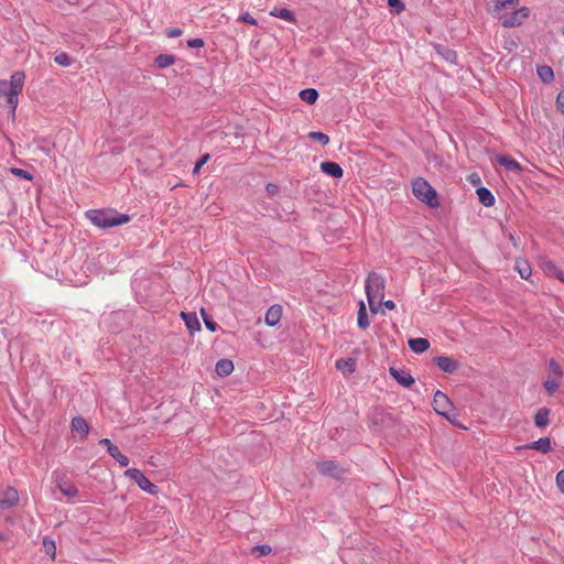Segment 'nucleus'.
<instances>
[{
    "instance_id": "f257e3e1",
    "label": "nucleus",
    "mask_w": 564,
    "mask_h": 564,
    "mask_svg": "<svg viewBox=\"0 0 564 564\" xmlns=\"http://www.w3.org/2000/svg\"><path fill=\"white\" fill-rule=\"evenodd\" d=\"M86 217L100 229L120 226L130 220L129 215L120 214L115 209H90L86 212Z\"/></svg>"
},
{
    "instance_id": "f03ea898",
    "label": "nucleus",
    "mask_w": 564,
    "mask_h": 564,
    "mask_svg": "<svg viewBox=\"0 0 564 564\" xmlns=\"http://www.w3.org/2000/svg\"><path fill=\"white\" fill-rule=\"evenodd\" d=\"M25 75L22 72H15L11 75L10 80H0V96L7 98L12 113L19 105V96L24 86Z\"/></svg>"
},
{
    "instance_id": "7ed1b4c3",
    "label": "nucleus",
    "mask_w": 564,
    "mask_h": 564,
    "mask_svg": "<svg viewBox=\"0 0 564 564\" xmlns=\"http://www.w3.org/2000/svg\"><path fill=\"white\" fill-rule=\"evenodd\" d=\"M384 292V279L377 272L369 273L366 280L367 300L372 312L381 304Z\"/></svg>"
},
{
    "instance_id": "20e7f679",
    "label": "nucleus",
    "mask_w": 564,
    "mask_h": 564,
    "mask_svg": "<svg viewBox=\"0 0 564 564\" xmlns=\"http://www.w3.org/2000/svg\"><path fill=\"white\" fill-rule=\"evenodd\" d=\"M413 195L421 202L431 207L437 206V195L435 189L422 177H417L412 182Z\"/></svg>"
},
{
    "instance_id": "39448f33",
    "label": "nucleus",
    "mask_w": 564,
    "mask_h": 564,
    "mask_svg": "<svg viewBox=\"0 0 564 564\" xmlns=\"http://www.w3.org/2000/svg\"><path fill=\"white\" fill-rule=\"evenodd\" d=\"M530 14V9L528 7H522L518 10L513 9L508 12L505 18H501L499 21L505 28H516L521 25Z\"/></svg>"
},
{
    "instance_id": "423d86ee",
    "label": "nucleus",
    "mask_w": 564,
    "mask_h": 564,
    "mask_svg": "<svg viewBox=\"0 0 564 564\" xmlns=\"http://www.w3.org/2000/svg\"><path fill=\"white\" fill-rule=\"evenodd\" d=\"M124 475L135 481L143 491L150 495L158 494V486L148 479L140 469L130 468L126 470Z\"/></svg>"
},
{
    "instance_id": "0eeeda50",
    "label": "nucleus",
    "mask_w": 564,
    "mask_h": 564,
    "mask_svg": "<svg viewBox=\"0 0 564 564\" xmlns=\"http://www.w3.org/2000/svg\"><path fill=\"white\" fill-rule=\"evenodd\" d=\"M52 479L64 496L68 498H74L77 496L78 489L67 480L65 473L54 470L52 473Z\"/></svg>"
},
{
    "instance_id": "6e6552de",
    "label": "nucleus",
    "mask_w": 564,
    "mask_h": 564,
    "mask_svg": "<svg viewBox=\"0 0 564 564\" xmlns=\"http://www.w3.org/2000/svg\"><path fill=\"white\" fill-rule=\"evenodd\" d=\"M520 0H494L491 8L488 9L489 13L500 20L505 15L519 6Z\"/></svg>"
},
{
    "instance_id": "1a4fd4ad",
    "label": "nucleus",
    "mask_w": 564,
    "mask_h": 564,
    "mask_svg": "<svg viewBox=\"0 0 564 564\" xmlns=\"http://www.w3.org/2000/svg\"><path fill=\"white\" fill-rule=\"evenodd\" d=\"M433 408L438 414L449 419L453 411V403L445 393L437 390L433 398Z\"/></svg>"
},
{
    "instance_id": "9d476101",
    "label": "nucleus",
    "mask_w": 564,
    "mask_h": 564,
    "mask_svg": "<svg viewBox=\"0 0 564 564\" xmlns=\"http://www.w3.org/2000/svg\"><path fill=\"white\" fill-rule=\"evenodd\" d=\"M18 502L19 494L15 488L7 487L4 490L0 491V509H10L18 505Z\"/></svg>"
},
{
    "instance_id": "9b49d317",
    "label": "nucleus",
    "mask_w": 564,
    "mask_h": 564,
    "mask_svg": "<svg viewBox=\"0 0 564 564\" xmlns=\"http://www.w3.org/2000/svg\"><path fill=\"white\" fill-rule=\"evenodd\" d=\"M390 375L404 388H409L414 383V378L411 373L404 369H397L391 367L389 370Z\"/></svg>"
},
{
    "instance_id": "f8f14e48",
    "label": "nucleus",
    "mask_w": 564,
    "mask_h": 564,
    "mask_svg": "<svg viewBox=\"0 0 564 564\" xmlns=\"http://www.w3.org/2000/svg\"><path fill=\"white\" fill-rule=\"evenodd\" d=\"M435 362L437 367L446 373H454L459 367V364L456 360L447 356H438L435 359Z\"/></svg>"
},
{
    "instance_id": "ddd939ff",
    "label": "nucleus",
    "mask_w": 564,
    "mask_h": 564,
    "mask_svg": "<svg viewBox=\"0 0 564 564\" xmlns=\"http://www.w3.org/2000/svg\"><path fill=\"white\" fill-rule=\"evenodd\" d=\"M282 306L281 305H272L265 313V324L269 326H275L279 324L282 317Z\"/></svg>"
},
{
    "instance_id": "4468645a",
    "label": "nucleus",
    "mask_w": 564,
    "mask_h": 564,
    "mask_svg": "<svg viewBox=\"0 0 564 564\" xmlns=\"http://www.w3.org/2000/svg\"><path fill=\"white\" fill-rule=\"evenodd\" d=\"M321 171L323 173H325L326 175H329L335 178H340L344 174V171L340 167V165L336 162H330V161L323 162L321 164Z\"/></svg>"
},
{
    "instance_id": "2eb2a0df",
    "label": "nucleus",
    "mask_w": 564,
    "mask_h": 564,
    "mask_svg": "<svg viewBox=\"0 0 564 564\" xmlns=\"http://www.w3.org/2000/svg\"><path fill=\"white\" fill-rule=\"evenodd\" d=\"M181 316L191 334L200 329V324L196 313L182 312Z\"/></svg>"
},
{
    "instance_id": "dca6fc26",
    "label": "nucleus",
    "mask_w": 564,
    "mask_h": 564,
    "mask_svg": "<svg viewBox=\"0 0 564 564\" xmlns=\"http://www.w3.org/2000/svg\"><path fill=\"white\" fill-rule=\"evenodd\" d=\"M497 162L508 171L520 172L521 165L508 155H497Z\"/></svg>"
},
{
    "instance_id": "f3484780",
    "label": "nucleus",
    "mask_w": 564,
    "mask_h": 564,
    "mask_svg": "<svg viewBox=\"0 0 564 564\" xmlns=\"http://www.w3.org/2000/svg\"><path fill=\"white\" fill-rule=\"evenodd\" d=\"M409 347L416 354H422L430 348V343L425 338H411L409 339Z\"/></svg>"
},
{
    "instance_id": "a211bd4d",
    "label": "nucleus",
    "mask_w": 564,
    "mask_h": 564,
    "mask_svg": "<svg viewBox=\"0 0 564 564\" xmlns=\"http://www.w3.org/2000/svg\"><path fill=\"white\" fill-rule=\"evenodd\" d=\"M479 202L486 206L490 207L495 204V197L492 193L486 187H479L476 191Z\"/></svg>"
},
{
    "instance_id": "6ab92c4d",
    "label": "nucleus",
    "mask_w": 564,
    "mask_h": 564,
    "mask_svg": "<svg viewBox=\"0 0 564 564\" xmlns=\"http://www.w3.org/2000/svg\"><path fill=\"white\" fill-rule=\"evenodd\" d=\"M542 269L543 271L549 274V275H552V276H555L557 278L558 280L561 281H564V276H563V273L562 271L556 267V264L554 262H552L551 260H545L542 262Z\"/></svg>"
},
{
    "instance_id": "aec40b11",
    "label": "nucleus",
    "mask_w": 564,
    "mask_h": 564,
    "mask_svg": "<svg viewBox=\"0 0 564 564\" xmlns=\"http://www.w3.org/2000/svg\"><path fill=\"white\" fill-rule=\"evenodd\" d=\"M527 447L545 454L551 451V441L549 437H541L529 444Z\"/></svg>"
},
{
    "instance_id": "412c9836",
    "label": "nucleus",
    "mask_w": 564,
    "mask_h": 564,
    "mask_svg": "<svg viewBox=\"0 0 564 564\" xmlns=\"http://www.w3.org/2000/svg\"><path fill=\"white\" fill-rule=\"evenodd\" d=\"M549 416H550V411L546 408L539 409L534 415L535 426L540 427V429L545 427L550 422Z\"/></svg>"
},
{
    "instance_id": "4be33fe9",
    "label": "nucleus",
    "mask_w": 564,
    "mask_h": 564,
    "mask_svg": "<svg viewBox=\"0 0 564 564\" xmlns=\"http://www.w3.org/2000/svg\"><path fill=\"white\" fill-rule=\"evenodd\" d=\"M215 370L219 376H228L234 370V364L229 359H220L217 361Z\"/></svg>"
},
{
    "instance_id": "5701e85b",
    "label": "nucleus",
    "mask_w": 564,
    "mask_h": 564,
    "mask_svg": "<svg viewBox=\"0 0 564 564\" xmlns=\"http://www.w3.org/2000/svg\"><path fill=\"white\" fill-rule=\"evenodd\" d=\"M72 427L74 431L86 436L89 433V426L86 420L82 416H76L72 420Z\"/></svg>"
},
{
    "instance_id": "b1692460",
    "label": "nucleus",
    "mask_w": 564,
    "mask_h": 564,
    "mask_svg": "<svg viewBox=\"0 0 564 564\" xmlns=\"http://www.w3.org/2000/svg\"><path fill=\"white\" fill-rule=\"evenodd\" d=\"M516 270L518 271L520 276L524 280L529 279L532 273L529 262L524 259H518L516 261Z\"/></svg>"
},
{
    "instance_id": "393cba45",
    "label": "nucleus",
    "mask_w": 564,
    "mask_h": 564,
    "mask_svg": "<svg viewBox=\"0 0 564 564\" xmlns=\"http://www.w3.org/2000/svg\"><path fill=\"white\" fill-rule=\"evenodd\" d=\"M270 15L275 17V18H280V19L289 21V22H295L294 13L291 10L285 9V8L273 9L270 12Z\"/></svg>"
},
{
    "instance_id": "a878e982",
    "label": "nucleus",
    "mask_w": 564,
    "mask_h": 564,
    "mask_svg": "<svg viewBox=\"0 0 564 564\" xmlns=\"http://www.w3.org/2000/svg\"><path fill=\"white\" fill-rule=\"evenodd\" d=\"M336 367L344 373H351L355 371V360L351 358L339 359L336 361Z\"/></svg>"
},
{
    "instance_id": "bb28decb",
    "label": "nucleus",
    "mask_w": 564,
    "mask_h": 564,
    "mask_svg": "<svg viewBox=\"0 0 564 564\" xmlns=\"http://www.w3.org/2000/svg\"><path fill=\"white\" fill-rule=\"evenodd\" d=\"M436 51L445 61L452 64L457 63V54L453 50L438 45L436 46Z\"/></svg>"
},
{
    "instance_id": "cd10ccee",
    "label": "nucleus",
    "mask_w": 564,
    "mask_h": 564,
    "mask_svg": "<svg viewBox=\"0 0 564 564\" xmlns=\"http://www.w3.org/2000/svg\"><path fill=\"white\" fill-rule=\"evenodd\" d=\"M300 98L303 101L313 105L318 98V93L314 88H306L300 91Z\"/></svg>"
},
{
    "instance_id": "c85d7f7f",
    "label": "nucleus",
    "mask_w": 564,
    "mask_h": 564,
    "mask_svg": "<svg viewBox=\"0 0 564 564\" xmlns=\"http://www.w3.org/2000/svg\"><path fill=\"white\" fill-rule=\"evenodd\" d=\"M357 324L360 328L366 329L369 326V319L364 302L359 303Z\"/></svg>"
},
{
    "instance_id": "c756f323",
    "label": "nucleus",
    "mask_w": 564,
    "mask_h": 564,
    "mask_svg": "<svg viewBox=\"0 0 564 564\" xmlns=\"http://www.w3.org/2000/svg\"><path fill=\"white\" fill-rule=\"evenodd\" d=\"M108 453L113 459H116L120 464V466L126 467L129 465V458L126 455H123L116 445L113 447H110V451Z\"/></svg>"
},
{
    "instance_id": "7c9ffc66",
    "label": "nucleus",
    "mask_w": 564,
    "mask_h": 564,
    "mask_svg": "<svg viewBox=\"0 0 564 564\" xmlns=\"http://www.w3.org/2000/svg\"><path fill=\"white\" fill-rule=\"evenodd\" d=\"M318 470L323 474H328L333 476H337L336 469L337 466L333 460H324L317 464Z\"/></svg>"
},
{
    "instance_id": "2f4dec72",
    "label": "nucleus",
    "mask_w": 564,
    "mask_h": 564,
    "mask_svg": "<svg viewBox=\"0 0 564 564\" xmlns=\"http://www.w3.org/2000/svg\"><path fill=\"white\" fill-rule=\"evenodd\" d=\"M538 75L544 83H549L554 78L553 69L546 65L538 67Z\"/></svg>"
},
{
    "instance_id": "473e14b6",
    "label": "nucleus",
    "mask_w": 564,
    "mask_h": 564,
    "mask_svg": "<svg viewBox=\"0 0 564 564\" xmlns=\"http://www.w3.org/2000/svg\"><path fill=\"white\" fill-rule=\"evenodd\" d=\"M175 58L173 55L169 54H161L155 58V65L159 68H165L169 67L174 63Z\"/></svg>"
},
{
    "instance_id": "72a5a7b5",
    "label": "nucleus",
    "mask_w": 564,
    "mask_h": 564,
    "mask_svg": "<svg viewBox=\"0 0 564 564\" xmlns=\"http://www.w3.org/2000/svg\"><path fill=\"white\" fill-rule=\"evenodd\" d=\"M558 379H560V378H556V377H554V378H549V379L544 382V388H545V390L547 391V393H549V394H553V393L557 390V388H558V386H560V383H558Z\"/></svg>"
},
{
    "instance_id": "f704fd0d",
    "label": "nucleus",
    "mask_w": 564,
    "mask_h": 564,
    "mask_svg": "<svg viewBox=\"0 0 564 564\" xmlns=\"http://www.w3.org/2000/svg\"><path fill=\"white\" fill-rule=\"evenodd\" d=\"M308 137L323 145H326L329 142L328 135L319 131L310 132Z\"/></svg>"
},
{
    "instance_id": "c9c22d12",
    "label": "nucleus",
    "mask_w": 564,
    "mask_h": 564,
    "mask_svg": "<svg viewBox=\"0 0 564 564\" xmlns=\"http://www.w3.org/2000/svg\"><path fill=\"white\" fill-rule=\"evenodd\" d=\"M549 370L556 378H561L562 375H563V371H562V368H561L560 364L556 362L554 359L550 360V362H549Z\"/></svg>"
},
{
    "instance_id": "e433bc0d",
    "label": "nucleus",
    "mask_w": 564,
    "mask_h": 564,
    "mask_svg": "<svg viewBox=\"0 0 564 564\" xmlns=\"http://www.w3.org/2000/svg\"><path fill=\"white\" fill-rule=\"evenodd\" d=\"M10 173L18 176V177H21V178H24V180H28V181H31L33 178L32 174L25 170H22V169H19V167H11L10 169Z\"/></svg>"
},
{
    "instance_id": "4c0bfd02",
    "label": "nucleus",
    "mask_w": 564,
    "mask_h": 564,
    "mask_svg": "<svg viewBox=\"0 0 564 564\" xmlns=\"http://www.w3.org/2000/svg\"><path fill=\"white\" fill-rule=\"evenodd\" d=\"M252 553H257L258 556H264L271 553L272 549L270 545L261 544L256 545L251 549Z\"/></svg>"
},
{
    "instance_id": "58836bf2",
    "label": "nucleus",
    "mask_w": 564,
    "mask_h": 564,
    "mask_svg": "<svg viewBox=\"0 0 564 564\" xmlns=\"http://www.w3.org/2000/svg\"><path fill=\"white\" fill-rule=\"evenodd\" d=\"M43 545H44V549H45L46 553L50 554L52 557H54L55 556V550H56L54 541L50 540L47 538H44Z\"/></svg>"
},
{
    "instance_id": "ea45409f",
    "label": "nucleus",
    "mask_w": 564,
    "mask_h": 564,
    "mask_svg": "<svg viewBox=\"0 0 564 564\" xmlns=\"http://www.w3.org/2000/svg\"><path fill=\"white\" fill-rule=\"evenodd\" d=\"M55 62L62 66H69L72 63L70 57L66 53H59L55 56Z\"/></svg>"
},
{
    "instance_id": "a19ab883",
    "label": "nucleus",
    "mask_w": 564,
    "mask_h": 564,
    "mask_svg": "<svg viewBox=\"0 0 564 564\" xmlns=\"http://www.w3.org/2000/svg\"><path fill=\"white\" fill-rule=\"evenodd\" d=\"M238 20L241 21V22L248 23L250 25H257V23H258L257 20L249 12L242 13L238 18Z\"/></svg>"
},
{
    "instance_id": "79ce46f5",
    "label": "nucleus",
    "mask_w": 564,
    "mask_h": 564,
    "mask_svg": "<svg viewBox=\"0 0 564 564\" xmlns=\"http://www.w3.org/2000/svg\"><path fill=\"white\" fill-rule=\"evenodd\" d=\"M209 160V154H204L199 161L196 162L195 166H194V170H193V173L194 174H197L200 170L202 166H204L205 163H207V161Z\"/></svg>"
},
{
    "instance_id": "37998d69",
    "label": "nucleus",
    "mask_w": 564,
    "mask_h": 564,
    "mask_svg": "<svg viewBox=\"0 0 564 564\" xmlns=\"http://www.w3.org/2000/svg\"><path fill=\"white\" fill-rule=\"evenodd\" d=\"M202 315H203V318H204V323H205V326L210 330V332H216L217 329V324L213 321H210L209 318H207V316L205 315V311L202 310Z\"/></svg>"
},
{
    "instance_id": "c03bdc74",
    "label": "nucleus",
    "mask_w": 564,
    "mask_h": 564,
    "mask_svg": "<svg viewBox=\"0 0 564 564\" xmlns=\"http://www.w3.org/2000/svg\"><path fill=\"white\" fill-rule=\"evenodd\" d=\"M187 46L191 48H199L204 46V41L199 37L191 39L187 41Z\"/></svg>"
},
{
    "instance_id": "a18cd8bd",
    "label": "nucleus",
    "mask_w": 564,
    "mask_h": 564,
    "mask_svg": "<svg viewBox=\"0 0 564 564\" xmlns=\"http://www.w3.org/2000/svg\"><path fill=\"white\" fill-rule=\"evenodd\" d=\"M556 485L562 492H564V469L560 470L556 475Z\"/></svg>"
},
{
    "instance_id": "49530a36",
    "label": "nucleus",
    "mask_w": 564,
    "mask_h": 564,
    "mask_svg": "<svg viewBox=\"0 0 564 564\" xmlns=\"http://www.w3.org/2000/svg\"><path fill=\"white\" fill-rule=\"evenodd\" d=\"M388 4L395 8L398 13L404 9V4L400 0H388Z\"/></svg>"
},
{
    "instance_id": "de8ad7c7",
    "label": "nucleus",
    "mask_w": 564,
    "mask_h": 564,
    "mask_svg": "<svg viewBox=\"0 0 564 564\" xmlns=\"http://www.w3.org/2000/svg\"><path fill=\"white\" fill-rule=\"evenodd\" d=\"M183 33V31L178 28H173V29H169L166 31V36L167 37H177V36H181Z\"/></svg>"
},
{
    "instance_id": "09e8293b",
    "label": "nucleus",
    "mask_w": 564,
    "mask_h": 564,
    "mask_svg": "<svg viewBox=\"0 0 564 564\" xmlns=\"http://www.w3.org/2000/svg\"><path fill=\"white\" fill-rule=\"evenodd\" d=\"M556 105L560 111L564 113V90L557 95Z\"/></svg>"
},
{
    "instance_id": "8fccbe9b",
    "label": "nucleus",
    "mask_w": 564,
    "mask_h": 564,
    "mask_svg": "<svg viewBox=\"0 0 564 564\" xmlns=\"http://www.w3.org/2000/svg\"><path fill=\"white\" fill-rule=\"evenodd\" d=\"M99 444L107 447V451H110V447H113L115 445L108 440V438H101L99 441Z\"/></svg>"
},
{
    "instance_id": "3c124183",
    "label": "nucleus",
    "mask_w": 564,
    "mask_h": 564,
    "mask_svg": "<svg viewBox=\"0 0 564 564\" xmlns=\"http://www.w3.org/2000/svg\"><path fill=\"white\" fill-rule=\"evenodd\" d=\"M383 306L388 310H393L395 307V304L392 300H388L383 302Z\"/></svg>"
},
{
    "instance_id": "603ef678",
    "label": "nucleus",
    "mask_w": 564,
    "mask_h": 564,
    "mask_svg": "<svg viewBox=\"0 0 564 564\" xmlns=\"http://www.w3.org/2000/svg\"><path fill=\"white\" fill-rule=\"evenodd\" d=\"M267 189H268L270 193H274V191H275V185H273V184H268Z\"/></svg>"
}]
</instances>
